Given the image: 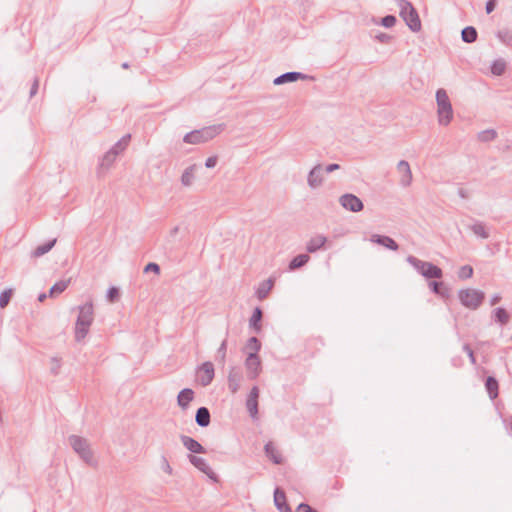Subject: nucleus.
Instances as JSON below:
<instances>
[{"label":"nucleus","instance_id":"1","mask_svg":"<svg viewBox=\"0 0 512 512\" xmlns=\"http://www.w3.org/2000/svg\"><path fill=\"white\" fill-rule=\"evenodd\" d=\"M79 314L75 324V340L81 342L88 334L94 320V307L92 301L78 307Z\"/></svg>","mask_w":512,"mask_h":512},{"label":"nucleus","instance_id":"2","mask_svg":"<svg viewBox=\"0 0 512 512\" xmlns=\"http://www.w3.org/2000/svg\"><path fill=\"white\" fill-rule=\"evenodd\" d=\"M437 120L440 126H448L454 117L452 103L445 89L436 91Z\"/></svg>","mask_w":512,"mask_h":512},{"label":"nucleus","instance_id":"3","mask_svg":"<svg viewBox=\"0 0 512 512\" xmlns=\"http://www.w3.org/2000/svg\"><path fill=\"white\" fill-rule=\"evenodd\" d=\"M68 442L73 451L84 463L93 467L97 465V460L94 457V452L88 439L78 435H70Z\"/></svg>","mask_w":512,"mask_h":512},{"label":"nucleus","instance_id":"4","mask_svg":"<svg viewBox=\"0 0 512 512\" xmlns=\"http://www.w3.org/2000/svg\"><path fill=\"white\" fill-rule=\"evenodd\" d=\"M397 7L399 8L401 18L407 26L413 32H418L421 29V21L412 4L406 0H397Z\"/></svg>","mask_w":512,"mask_h":512},{"label":"nucleus","instance_id":"5","mask_svg":"<svg viewBox=\"0 0 512 512\" xmlns=\"http://www.w3.org/2000/svg\"><path fill=\"white\" fill-rule=\"evenodd\" d=\"M221 130L222 125L204 127L200 130H194L187 133L184 136L183 141L188 144H201L213 139L221 132Z\"/></svg>","mask_w":512,"mask_h":512},{"label":"nucleus","instance_id":"6","mask_svg":"<svg viewBox=\"0 0 512 512\" xmlns=\"http://www.w3.org/2000/svg\"><path fill=\"white\" fill-rule=\"evenodd\" d=\"M458 298L464 307L476 310L482 304L485 298V293L478 289H462L458 292Z\"/></svg>","mask_w":512,"mask_h":512},{"label":"nucleus","instance_id":"7","mask_svg":"<svg viewBox=\"0 0 512 512\" xmlns=\"http://www.w3.org/2000/svg\"><path fill=\"white\" fill-rule=\"evenodd\" d=\"M215 376L214 365L210 361L202 363L196 370V377L199 384L206 387L211 384Z\"/></svg>","mask_w":512,"mask_h":512},{"label":"nucleus","instance_id":"8","mask_svg":"<svg viewBox=\"0 0 512 512\" xmlns=\"http://www.w3.org/2000/svg\"><path fill=\"white\" fill-rule=\"evenodd\" d=\"M339 204L346 210L351 212H360L364 208V204L359 197L354 194L346 193L340 196Z\"/></svg>","mask_w":512,"mask_h":512},{"label":"nucleus","instance_id":"9","mask_svg":"<svg viewBox=\"0 0 512 512\" xmlns=\"http://www.w3.org/2000/svg\"><path fill=\"white\" fill-rule=\"evenodd\" d=\"M244 365L247 372V377L251 380L256 379L262 371V363L259 356L248 354Z\"/></svg>","mask_w":512,"mask_h":512},{"label":"nucleus","instance_id":"10","mask_svg":"<svg viewBox=\"0 0 512 512\" xmlns=\"http://www.w3.org/2000/svg\"><path fill=\"white\" fill-rule=\"evenodd\" d=\"M397 171L400 174V179H399L400 185L403 187L410 186L412 183L413 177H412V172H411L409 163L405 160H400L397 163Z\"/></svg>","mask_w":512,"mask_h":512},{"label":"nucleus","instance_id":"11","mask_svg":"<svg viewBox=\"0 0 512 512\" xmlns=\"http://www.w3.org/2000/svg\"><path fill=\"white\" fill-rule=\"evenodd\" d=\"M189 461L194 467L206 474L210 479L217 481V475L210 468L204 458L195 455H189Z\"/></svg>","mask_w":512,"mask_h":512},{"label":"nucleus","instance_id":"12","mask_svg":"<svg viewBox=\"0 0 512 512\" xmlns=\"http://www.w3.org/2000/svg\"><path fill=\"white\" fill-rule=\"evenodd\" d=\"M322 170H323V168L320 164H317L310 170V172L308 174V178H307V183L310 188L316 189L322 185V183H323Z\"/></svg>","mask_w":512,"mask_h":512},{"label":"nucleus","instance_id":"13","mask_svg":"<svg viewBox=\"0 0 512 512\" xmlns=\"http://www.w3.org/2000/svg\"><path fill=\"white\" fill-rule=\"evenodd\" d=\"M200 166L197 164H192L188 166L182 173L180 181L182 186L191 187L195 181L196 173L199 170Z\"/></svg>","mask_w":512,"mask_h":512},{"label":"nucleus","instance_id":"14","mask_svg":"<svg viewBox=\"0 0 512 512\" xmlns=\"http://www.w3.org/2000/svg\"><path fill=\"white\" fill-rule=\"evenodd\" d=\"M242 379L243 376L237 368L233 367L230 369L228 374V388L231 393L234 394L240 389Z\"/></svg>","mask_w":512,"mask_h":512},{"label":"nucleus","instance_id":"15","mask_svg":"<svg viewBox=\"0 0 512 512\" xmlns=\"http://www.w3.org/2000/svg\"><path fill=\"white\" fill-rule=\"evenodd\" d=\"M370 241L392 251H397L399 248V245L391 237L385 235L373 234Z\"/></svg>","mask_w":512,"mask_h":512},{"label":"nucleus","instance_id":"16","mask_svg":"<svg viewBox=\"0 0 512 512\" xmlns=\"http://www.w3.org/2000/svg\"><path fill=\"white\" fill-rule=\"evenodd\" d=\"M306 75L300 72H287L273 80L274 85H283L286 83L296 82L300 79H305Z\"/></svg>","mask_w":512,"mask_h":512},{"label":"nucleus","instance_id":"17","mask_svg":"<svg viewBox=\"0 0 512 512\" xmlns=\"http://www.w3.org/2000/svg\"><path fill=\"white\" fill-rule=\"evenodd\" d=\"M180 440H181L183 446L190 452L196 453V454L205 453L204 447L195 439H193L189 436H186V435H181Z\"/></svg>","mask_w":512,"mask_h":512},{"label":"nucleus","instance_id":"18","mask_svg":"<svg viewBox=\"0 0 512 512\" xmlns=\"http://www.w3.org/2000/svg\"><path fill=\"white\" fill-rule=\"evenodd\" d=\"M117 156L114 152L107 151L98 165V174L102 175L106 173L114 164Z\"/></svg>","mask_w":512,"mask_h":512},{"label":"nucleus","instance_id":"19","mask_svg":"<svg viewBox=\"0 0 512 512\" xmlns=\"http://www.w3.org/2000/svg\"><path fill=\"white\" fill-rule=\"evenodd\" d=\"M274 504L280 512H292L286 503L285 493L280 488H276L274 491Z\"/></svg>","mask_w":512,"mask_h":512},{"label":"nucleus","instance_id":"20","mask_svg":"<svg viewBox=\"0 0 512 512\" xmlns=\"http://www.w3.org/2000/svg\"><path fill=\"white\" fill-rule=\"evenodd\" d=\"M326 241L327 238L324 235H316L307 242L306 250L309 253H315L325 245Z\"/></svg>","mask_w":512,"mask_h":512},{"label":"nucleus","instance_id":"21","mask_svg":"<svg viewBox=\"0 0 512 512\" xmlns=\"http://www.w3.org/2000/svg\"><path fill=\"white\" fill-rule=\"evenodd\" d=\"M273 286H274L273 278H269V279L261 282L256 290L257 298L260 301L264 300L268 296L270 291L272 290Z\"/></svg>","mask_w":512,"mask_h":512},{"label":"nucleus","instance_id":"22","mask_svg":"<svg viewBox=\"0 0 512 512\" xmlns=\"http://www.w3.org/2000/svg\"><path fill=\"white\" fill-rule=\"evenodd\" d=\"M193 397H194L193 390H191L189 388H185V389L181 390L177 397L178 405L181 408L186 409L188 407L189 403L193 400Z\"/></svg>","mask_w":512,"mask_h":512},{"label":"nucleus","instance_id":"23","mask_svg":"<svg viewBox=\"0 0 512 512\" xmlns=\"http://www.w3.org/2000/svg\"><path fill=\"white\" fill-rule=\"evenodd\" d=\"M196 423L200 427H207L210 424V412L206 407L198 408L195 416Z\"/></svg>","mask_w":512,"mask_h":512},{"label":"nucleus","instance_id":"24","mask_svg":"<svg viewBox=\"0 0 512 512\" xmlns=\"http://www.w3.org/2000/svg\"><path fill=\"white\" fill-rule=\"evenodd\" d=\"M131 140V134H125L114 146L109 150L110 152H114L116 156L121 154L129 145Z\"/></svg>","mask_w":512,"mask_h":512},{"label":"nucleus","instance_id":"25","mask_svg":"<svg viewBox=\"0 0 512 512\" xmlns=\"http://www.w3.org/2000/svg\"><path fill=\"white\" fill-rule=\"evenodd\" d=\"M469 229L473 232L474 235L481 239L489 238V232L486 228V225L482 222H475L469 226Z\"/></svg>","mask_w":512,"mask_h":512},{"label":"nucleus","instance_id":"26","mask_svg":"<svg viewBox=\"0 0 512 512\" xmlns=\"http://www.w3.org/2000/svg\"><path fill=\"white\" fill-rule=\"evenodd\" d=\"M310 260L308 254H299L295 256L289 263V270L293 271L305 266Z\"/></svg>","mask_w":512,"mask_h":512},{"label":"nucleus","instance_id":"27","mask_svg":"<svg viewBox=\"0 0 512 512\" xmlns=\"http://www.w3.org/2000/svg\"><path fill=\"white\" fill-rule=\"evenodd\" d=\"M496 37L502 44L512 47V29L502 28L497 31Z\"/></svg>","mask_w":512,"mask_h":512},{"label":"nucleus","instance_id":"28","mask_svg":"<svg viewBox=\"0 0 512 512\" xmlns=\"http://www.w3.org/2000/svg\"><path fill=\"white\" fill-rule=\"evenodd\" d=\"M266 455L275 463V464H281L282 463V456L277 451V449L274 447V445L271 442H268L264 447Z\"/></svg>","mask_w":512,"mask_h":512},{"label":"nucleus","instance_id":"29","mask_svg":"<svg viewBox=\"0 0 512 512\" xmlns=\"http://www.w3.org/2000/svg\"><path fill=\"white\" fill-rule=\"evenodd\" d=\"M406 260L414 269H416L422 276H424L428 262L422 261L412 255H409Z\"/></svg>","mask_w":512,"mask_h":512},{"label":"nucleus","instance_id":"30","mask_svg":"<svg viewBox=\"0 0 512 512\" xmlns=\"http://www.w3.org/2000/svg\"><path fill=\"white\" fill-rule=\"evenodd\" d=\"M261 349V343L256 337H251L247 341L245 345V352L248 354H253L254 356H259L258 352Z\"/></svg>","mask_w":512,"mask_h":512},{"label":"nucleus","instance_id":"31","mask_svg":"<svg viewBox=\"0 0 512 512\" xmlns=\"http://www.w3.org/2000/svg\"><path fill=\"white\" fill-rule=\"evenodd\" d=\"M56 239H53L45 244H42V245H39L38 247H36L33 252H32V257L34 258H38V257H41L43 256L44 254L48 253L53 247L54 245L56 244Z\"/></svg>","mask_w":512,"mask_h":512},{"label":"nucleus","instance_id":"32","mask_svg":"<svg viewBox=\"0 0 512 512\" xmlns=\"http://www.w3.org/2000/svg\"><path fill=\"white\" fill-rule=\"evenodd\" d=\"M485 387H486V390L491 399L497 398V396H498V381L494 377L489 376L486 379Z\"/></svg>","mask_w":512,"mask_h":512},{"label":"nucleus","instance_id":"33","mask_svg":"<svg viewBox=\"0 0 512 512\" xmlns=\"http://www.w3.org/2000/svg\"><path fill=\"white\" fill-rule=\"evenodd\" d=\"M462 40L466 43H473L477 39V31L474 27H465L461 32Z\"/></svg>","mask_w":512,"mask_h":512},{"label":"nucleus","instance_id":"34","mask_svg":"<svg viewBox=\"0 0 512 512\" xmlns=\"http://www.w3.org/2000/svg\"><path fill=\"white\" fill-rule=\"evenodd\" d=\"M70 283V280H61L57 283H55L49 290V296L50 297H55L56 295L58 294H61L62 292H64L68 285Z\"/></svg>","mask_w":512,"mask_h":512},{"label":"nucleus","instance_id":"35","mask_svg":"<svg viewBox=\"0 0 512 512\" xmlns=\"http://www.w3.org/2000/svg\"><path fill=\"white\" fill-rule=\"evenodd\" d=\"M442 275H443L442 270L439 267L428 262V266L426 267L423 277H425L427 279H432V278H441Z\"/></svg>","mask_w":512,"mask_h":512},{"label":"nucleus","instance_id":"36","mask_svg":"<svg viewBox=\"0 0 512 512\" xmlns=\"http://www.w3.org/2000/svg\"><path fill=\"white\" fill-rule=\"evenodd\" d=\"M262 319V310L259 307H256L253 311V314L249 320V324L251 327L255 329L256 332L261 330L260 321Z\"/></svg>","mask_w":512,"mask_h":512},{"label":"nucleus","instance_id":"37","mask_svg":"<svg viewBox=\"0 0 512 512\" xmlns=\"http://www.w3.org/2000/svg\"><path fill=\"white\" fill-rule=\"evenodd\" d=\"M494 318L496 322L505 325L509 322L510 315L504 308H496L494 310Z\"/></svg>","mask_w":512,"mask_h":512},{"label":"nucleus","instance_id":"38","mask_svg":"<svg viewBox=\"0 0 512 512\" xmlns=\"http://www.w3.org/2000/svg\"><path fill=\"white\" fill-rule=\"evenodd\" d=\"M497 137V132L494 129H487L478 133V140L481 142H489Z\"/></svg>","mask_w":512,"mask_h":512},{"label":"nucleus","instance_id":"39","mask_svg":"<svg viewBox=\"0 0 512 512\" xmlns=\"http://www.w3.org/2000/svg\"><path fill=\"white\" fill-rule=\"evenodd\" d=\"M246 407H247V410H248L250 416L253 419H256L257 415H258V400H252V399L247 398Z\"/></svg>","mask_w":512,"mask_h":512},{"label":"nucleus","instance_id":"40","mask_svg":"<svg viewBox=\"0 0 512 512\" xmlns=\"http://www.w3.org/2000/svg\"><path fill=\"white\" fill-rule=\"evenodd\" d=\"M506 64L502 60L495 61L491 67V72L494 75L500 76L504 73Z\"/></svg>","mask_w":512,"mask_h":512},{"label":"nucleus","instance_id":"41","mask_svg":"<svg viewBox=\"0 0 512 512\" xmlns=\"http://www.w3.org/2000/svg\"><path fill=\"white\" fill-rule=\"evenodd\" d=\"M159 467L166 474H168V475L173 474V469H172L168 459L165 456H161L160 461H159Z\"/></svg>","mask_w":512,"mask_h":512},{"label":"nucleus","instance_id":"42","mask_svg":"<svg viewBox=\"0 0 512 512\" xmlns=\"http://www.w3.org/2000/svg\"><path fill=\"white\" fill-rule=\"evenodd\" d=\"M473 275V268L470 265H464L459 269L458 276L461 279H468Z\"/></svg>","mask_w":512,"mask_h":512},{"label":"nucleus","instance_id":"43","mask_svg":"<svg viewBox=\"0 0 512 512\" xmlns=\"http://www.w3.org/2000/svg\"><path fill=\"white\" fill-rule=\"evenodd\" d=\"M107 300L111 303L118 301L120 297L119 289L116 287H110L107 291Z\"/></svg>","mask_w":512,"mask_h":512},{"label":"nucleus","instance_id":"44","mask_svg":"<svg viewBox=\"0 0 512 512\" xmlns=\"http://www.w3.org/2000/svg\"><path fill=\"white\" fill-rule=\"evenodd\" d=\"M11 296H12V289H7L5 291H3L0 295V307L1 308H5L10 299H11Z\"/></svg>","mask_w":512,"mask_h":512},{"label":"nucleus","instance_id":"45","mask_svg":"<svg viewBox=\"0 0 512 512\" xmlns=\"http://www.w3.org/2000/svg\"><path fill=\"white\" fill-rule=\"evenodd\" d=\"M61 368V359L57 357H52L50 359V371L52 374L57 375Z\"/></svg>","mask_w":512,"mask_h":512},{"label":"nucleus","instance_id":"46","mask_svg":"<svg viewBox=\"0 0 512 512\" xmlns=\"http://www.w3.org/2000/svg\"><path fill=\"white\" fill-rule=\"evenodd\" d=\"M227 353V339H224L217 350V356L221 362L225 361Z\"/></svg>","mask_w":512,"mask_h":512},{"label":"nucleus","instance_id":"47","mask_svg":"<svg viewBox=\"0 0 512 512\" xmlns=\"http://www.w3.org/2000/svg\"><path fill=\"white\" fill-rule=\"evenodd\" d=\"M395 23H396V18L393 15H387V16L383 17L381 20V24L386 28H390V27L394 26Z\"/></svg>","mask_w":512,"mask_h":512},{"label":"nucleus","instance_id":"48","mask_svg":"<svg viewBox=\"0 0 512 512\" xmlns=\"http://www.w3.org/2000/svg\"><path fill=\"white\" fill-rule=\"evenodd\" d=\"M144 272L147 273V272H154L156 274H159L160 273V267L158 264L156 263H148L145 268H144Z\"/></svg>","mask_w":512,"mask_h":512},{"label":"nucleus","instance_id":"49","mask_svg":"<svg viewBox=\"0 0 512 512\" xmlns=\"http://www.w3.org/2000/svg\"><path fill=\"white\" fill-rule=\"evenodd\" d=\"M218 157L217 156H211L206 159L205 166L207 168H214L217 165Z\"/></svg>","mask_w":512,"mask_h":512},{"label":"nucleus","instance_id":"50","mask_svg":"<svg viewBox=\"0 0 512 512\" xmlns=\"http://www.w3.org/2000/svg\"><path fill=\"white\" fill-rule=\"evenodd\" d=\"M296 512H317L315 509L310 507L308 504L301 503L298 507Z\"/></svg>","mask_w":512,"mask_h":512},{"label":"nucleus","instance_id":"51","mask_svg":"<svg viewBox=\"0 0 512 512\" xmlns=\"http://www.w3.org/2000/svg\"><path fill=\"white\" fill-rule=\"evenodd\" d=\"M463 349L467 353V355L469 356L471 363L475 364L476 359H475L473 350L470 348V346L469 345H464Z\"/></svg>","mask_w":512,"mask_h":512},{"label":"nucleus","instance_id":"52","mask_svg":"<svg viewBox=\"0 0 512 512\" xmlns=\"http://www.w3.org/2000/svg\"><path fill=\"white\" fill-rule=\"evenodd\" d=\"M495 7H496V1L495 0H488L487 3H486V7H485L486 13L490 14L491 12L494 11Z\"/></svg>","mask_w":512,"mask_h":512},{"label":"nucleus","instance_id":"53","mask_svg":"<svg viewBox=\"0 0 512 512\" xmlns=\"http://www.w3.org/2000/svg\"><path fill=\"white\" fill-rule=\"evenodd\" d=\"M258 397H259V389L257 386H254V387H252V389L248 395V398L252 399V400H258Z\"/></svg>","mask_w":512,"mask_h":512},{"label":"nucleus","instance_id":"54","mask_svg":"<svg viewBox=\"0 0 512 512\" xmlns=\"http://www.w3.org/2000/svg\"><path fill=\"white\" fill-rule=\"evenodd\" d=\"M442 285V283L440 282H436V281H433L430 283V287L432 289V291L436 294H439L440 293V286Z\"/></svg>","mask_w":512,"mask_h":512},{"label":"nucleus","instance_id":"55","mask_svg":"<svg viewBox=\"0 0 512 512\" xmlns=\"http://www.w3.org/2000/svg\"><path fill=\"white\" fill-rule=\"evenodd\" d=\"M339 168H340V166L338 164H329L325 167V171L327 173H331V172L338 170Z\"/></svg>","mask_w":512,"mask_h":512},{"label":"nucleus","instance_id":"56","mask_svg":"<svg viewBox=\"0 0 512 512\" xmlns=\"http://www.w3.org/2000/svg\"><path fill=\"white\" fill-rule=\"evenodd\" d=\"M179 230H180L179 226H175V227H173V228L169 231V238H170V239H174V238L177 236V234L179 233Z\"/></svg>","mask_w":512,"mask_h":512},{"label":"nucleus","instance_id":"57","mask_svg":"<svg viewBox=\"0 0 512 512\" xmlns=\"http://www.w3.org/2000/svg\"><path fill=\"white\" fill-rule=\"evenodd\" d=\"M500 300H501V296L499 294H495V295L492 296V298L490 300V304L492 306L496 305Z\"/></svg>","mask_w":512,"mask_h":512},{"label":"nucleus","instance_id":"58","mask_svg":"<svg viewBox=\"0 0 512 512\" xmlns=\"http://www.w3.org/2000/svg\"><path fill=\"white\" fill-rule=\"evenodd\" d=\"M38 85H39L38 80H35L33 85H32L31 91H30V95L31 96H33V95H35L37 93Z\"/></svg>","mask_w":512,"mask_h":512},{"label":"nucleus","instance_id":"59","mask_svg":"<svg viewBox=\"0 0 512 512\" xmlns=\"http://www.w3.org/2000/svg\"><path fill=\"white\" fill-rule=\"evenodd\" d=\"M377 38L381 41V42H385L387 41L390 37L387 35V34H380L377 36Z\"/></svg>","mask_w":512,"mask_h":512},{"label":"nucleus","instance_id":"60","mask_svg":"<svg viewBox=\"0 0 512 512\" xmlns=\"http://www.w3.org/2000/svg\"><path fill=\"white\" fill-rule=\"evenodd\" d=\"M46 297H47V295L45 293H42V294L39 295L38 300L40 302H43L46 299Z\"/></svg>","mask_w":512,"mask_h":512},{"label":"nucleus","instance_id":"61","mask_svg":"<svg viewBox=\"0 0 512 512\" xmlns=\"http://www.w3.org/2000/svg\"><path fill=\"white\" fill-rule=\"evenodd\" d=\"M122 67L125 68V69L128 68V63H123Z\"/></svg>","mask_w":512,"mask_h":512}]
</instances>
